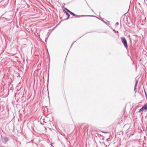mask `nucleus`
Wrapping results in <instances>:
<instances>
[{
    "mask_svg": "<svg viewBox=\"0 0 147 147\" xmlns=\"http://www.w3.org/2000/svg\"><path fill=\"white\" fill-rule=\"evenodd\" d=\"M121 39L123 45L126 48H127L128 45L127 43V41L124 37L121 38Z\"/></svg>",
    "mask_w": 147,
    "mask_h": 147,
    "instance_id": "obj_1",
    "label": "nucleus"
},
{
    "mask_svg": "<svg viewBox=\"0 0 147 147\" xmlns=\"http://www.w3.org/2000/svg\"><path fill=\"white\" fill-rule=\"evenodd\" d=\"M2 142L4 144H6L7 142L9 140V138L7 136H5L3 138Z\"/></svg>",
    "mask_w": 147,
    "mask_h": 147,
    "instance_id": "obj_2",
    "label": "nucleus"
},
{
    "mask_svg": "<svg viewBox=\"0 0 147 147\" xmlns=\"http://www.w3.org/2000/svg\"><path fill=\"white\" fill-rule=\"evenodd\" d=\"M67 10L68 11L69 13L71 14V15H72V16H75V14H74V13H73V12H71V11H70L69 10H68V9H67Z\"/></svg>",
    "mask_w": 147,
    "mask_h": 147,
    "instance_id": "obj_3",
    "label": "nucleus"
},
{
    "mask_svg": "<svg viewBox=\"0 0 147 147\" xmlns=\"http://www.w3.org/2000/svg\"><path fill=\"white\" fill-rule=\"evenodd\" d=\"M65 13H66V14L67 15V19H68L69 16V13L66 12V11H65Z\"/></svg>",
    "mask_w": 147,
    "mask_h": 147,
    "instance_id": "obj_4",
    "label": "nucleus"
},
{
    "mask_svg": "<svg viewBox=\"0 0 147 147\" xmlns=\"http://www.w3.org/2000/svg\"><path fill=\"white\" fill-rule=\"evenodd\" d=\"M137 82H138V81H136V85L137 84Z\"/></svg>",
    "mask_w": 147,
    "mask_h": 147,
    "instance_id": "obj_5",
    "label": "nucleus"
},
{
    "mask_svg": "<svg viewBox=\"0 0 147 147\" xmlns=\"http://www.w3.org/2000/svg\"><path fill=\"white\" fill-rule=\"evenodd\" d=\"M100 136H101V135L100 134Z\"/></svg>",
    "mask_w": 147,
    "mask_h": 147,
    "instance_id": "obj_6",
    "label": "nucleus"
}]
</instances>
